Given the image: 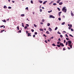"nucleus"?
<instances>
[{
    "label": "nucleus",
    "mask_w": 74,
    "mask_h": 74,
    "mask_svg": "<svg viewBox=\"0 0 74 74\" xmlns=\"http://www.w3.org/2000/svg\"><path fill=\"white\" fill-rule=\"evenodd\" d=\"M66 8V7H64L62 9V11H64V12H66V11H67V9Z\"/></svg>",
    "instance_id": "nucleus-1"
},
{
    "label": "nucleus",
    "mask_w": 74,
    "mask_h": 74,
    "mask_svg": "<svg viewBox=\"0 0 74 74\" xmlns=\"http://www.w3.org/2000/svg\"><path fill=\"white\" fill-rule=\"evenodd\" d=\"M50 18H55V16H53L52 15H50Z\"/></svg>",
    "instance_id": "nucleus-2"
},
{
    "label": "nucleus",
    "mask_w": 74,
    "mask_h": 74,
    "mask_svg": "<svg viewBox=\"0 0 74 74\" xmlns=\"http://www.w3.org/2000/svg\"><path fill=\"white\" fill-rule=\"evenodd\" d=\"M60 45H61V46H62V47H64V45L62 43H60Z\"/></svg>",
    "instance_id": "nucleus-3"
},
{
    "label": "nucleus",
    "mask_w": 74,
    "mask_h": 74,
    "mask_svg": "<svg viewBox=\"0 0 74 74\" xmlns=\"http://www.w3.org/2000/svg\"><path fill=\"white\" fill-rule=\"evenodd\" d=\"M68 42L69 44H71V40L68 41Z\"/></svg>",
    "instance_id": "nucleus-4"
},
{
    "label": "nucleus",
    "mask_w": 74,
    "mask_h": 74,
    "mask_svg": "<svg viewBox=\"0 0 74 74\" xmlns=\"http://www.w3.org/2000/svg\"><path fill=\"white\" fill-rule=\"evenodd\" d=\"M69 46H70V47L71 48H72L73 47H72V45L69 44L68 45Z\"/></svg>",
    "instance_id": "nucleus-5"
},
{
    "label": "nucleus",
    "mask_w": 74,
    "mask_h": 74,
    "mask_svg": "<svg viewBox=\"0 0 74 74\" xmlns=\"http://www.w3.org/2000/svg\"><path fill=\"white\" fill-rule=\"evenodd\" d=\"M61 13H62V12H60L58 13V15L59 16H60V14H61Z\"/></svg>",
    "instance_id": "nucleus-6"
},
{
    "label": "nucleus",
    "mask_w": 74,
    "mask_h": 74,
    "mask_svg": "<svg viewBox=\"0 0 74 74\" xmlns=\"http://www.w3.org/2000/svg\"><path fill=\"white\" fill-rule=\"evenodd\" d=\"M49 30L50 31V32H51L52 31V29H51V28L49 27Z\"/></svg>",
    "instance_id": "nucleus-7"
},
{
    "label": "nucleus",
    "mask_w": 74,
    "mask_h": 74,
    "mask_svg": "<svg viewBox=\"0 0 74 74\" xmlns=\"http://www.w3.org/2000/svg\"><path fill=\"white\" fill-rule=\"evenodd\" d=\"M28 37H29V36H30L31 37V36H32L31 35H30V34L29 33H28Z\"/></svg>",
    "instance_id": "nucleus-8"
},
{
    "label": "nucleus",
    "mask_w": 74,
    "mask_h": 74,
    "mask_svg": "<svg viewBox=\"0 0 74 74\" xmlns=\"http://www.w3.org/2000/svg\"><path fill=\"white\" fill-rule=\"evenodd\" d=\"M63 4V2H61L59 3V5H62Z\"/></svg>",
    "instance_id": "nucleus-9"
},
{
    "label": "nucleus",
    "mask_w": 74,
    "mask_h": 74,
    "mask_svg": "<svg viewBox=\"0 0 74 74\" xmlns=\"http://www.w3.org/2000/svg\"><path fill=\"white\" fill-rule=\"evenodd\" d=\"M3 8H5V9H6V8H7V7L6 6L4 5L3 7Z\"/></svg>",
    "instance_id": "nucleus-10"
},
{
    "label": "nucleus",
    "mask_w": 74,
    "mask_h": 74,
    "mask_svg": "<svg viewBox=\"0 0 74 74\" xmlns=\"http://www.w3.org/2000/svg\"><path fill=\"white\" fill-rule=\"evenodd\" d=\"M47 1H45L43 3V4H46V3H47Z\"/></svg>",
    "instance_id": "nucleus-11"
},
{
    "label": "nucleus",
    "mask_w": 74,
    "mask_h": 74,
    "mask_svg": "<svg viewBox=\"0 0 74 74\" xmlns=\"http://www.w3.org/2000/svg\"><path fill=\"white\" fill-rule=\"evenodd\" d=\"M17 29H18V30H19V27L18 26L17 27Z\"/></svg>",
    "instance_id": "nucleus-12"
},
{
    "label": "nucleus",
    "mask_w": 74,
    "mask_h": 74,
    "mask_svg": "<svg viewBox=\"0 0 74 74\" xmlns=\"http://www.w3.org/2000/svg\"><path fill=\"white\" fill-rule=\"evenodd\" d=\"M4 27L3 29H4V28H5V26H4V25L1 26L0 27Z\"/></svg>",
    "instance_id": "nucleus-13"
},
{
    "label": "nucleus",
    "mask_w": 74,
    "mask_h": 74,
    "mask_svg": "<svg viewBox=\"0 0 74 74\" xmlns=\"http://www.w3.org/2000/svg\"><path fill=\"white\" fill-rule=\"evenodd\" d=\"M64 24H65V22H63V23H62L61 24V25H64Z\"/></svg>",
    "instance_id": "nucleus-14"
},
{
    "label": "nucleus",
    "mask_w": 74,
    "mask_h": 74,
    "mask_svg": "<svg viewBox=\"0 0 74 74\" xmlns=\"http://www.w3.org/2000/svg\"><path fill=\"white\" fill-rule=\"evenodd\" d=\"M22 26H23V27H24V24H23V23H22Z\"/></svg>",
    "instance_id": "nucleus-15"
},
{
    "label": "nucleus",
    "mask_w": 74,
    "mask_h": 74,
    "mask_svg": "<svg viewBox=\"0 0 74 74\" xmlns=\"http://www.w3.org/2000/svg\"><path fill=\"white\" fill-rule=\"evenodd\" d=\"M46 33L47 34H49V32L48 31H47L46 32Z\"/></svg>",
    "instance_id": "nucleus-16"
},
{
    "label": "nucleus",
    "mask_w": 74,
    "mask_h": 74,
    "mask_svg": "<svg viewBox=\"0 0 74 74\" xmlns=\"http://www.w3.org/2000/svg\"><path fill=\"white\" fill-rule=\"evenodd\" d=\"M47 26H50V23H48L47 24Z\"/></svg>",
    "instance_id": "nucleus-17"
},
{
    "label": "nucleus",
    "mask_w": 74,
    "mask_h": 74,
    "mask_svg": "<svg viewBox=\"0 0 74 74\" xmlns=\"http://www.w3.org/2000/svg\"><path fill=\"white\" fill-rule=\"evenodd\" d=\"M40 31H43L44 30V29H40Z\"/></svg>",
    "instance_id": "nucleus-18"
},
{
    "label": "nucleus",
    "mask_w": 74,
    "mask_h": 74,
    "mask_svg": "<svg viewBox=\"0 0 74 74\" xmlns=\"http://www.w3.org/2000/svg\"><path fill=\"white\" fill-rule=\"evenodd\" d=\"M57 33L58 34H61V33H60V32H59V31H58Z\"/></svg>",
    "instance_id": "nucleus-19"
},
{
    "label": "nucleus",
    "mask_w": 74,
    "mask_h": 74,
    "mask_svg": "<svg viewBox=\"0 0 74 74\" xmlns=\"http://www.w3.org/2000/svg\"><path fill=\"white\" fill-rule=\"evenodd\" d=\"M42 22H45V20L43 19L42 20Z\"/></svg>",
    "instance_id": "nucleus-20"
},
{
    "label": "nucleus",
    "mask_w": 74,
    "mask_h": 74,
    "mask_svg": "<svg viewBox=\"0 0 74 74\" xmlns=\"http://www.w3.org/2000/svg\"><path fill=\"white\" fill-rule=\"evenodd\" d=\"M57 46L58 47H60V45H57Z\"/></svg>",
    "instance_id": "nucleus-21"
},
{
    "label": "nucleus",
    "mask_w": 74,
    "mask_h": 74,
    "mask_svg": "<svg viewBox=\"0 0 74 74\" xmlns=\"http://www.w3.org/2000/svg\"><path fill=\"white\" fill-rule=\"evenodd\" d=\"M4 30H5L4 29L3 30L1 31L0 33H3V32H4Z\"/></svg>",
    "instance_id": "nucleus-22"
},
{
    "label": "nucleus",
    "mask_w": 74,
    "mask_h": 74,
    "mask_svg": "<svg viewBox=\"0 0 74 74\" xmlns=\"http://www.w3.org/2000/svg\"><path fill=\"white\" fill-rule=\"evenodd\" d=\"M39 1L40 3H42V1Z\"/></svg>",
    "instance_id": "nucleus-23"
},
{
    "label": "nucleus",
    "mask_w": 74,
    "mask_h": 74,
    "mask_svg": "<svg viewBox=\"0 0 74 74\" xmlns=\"http://www.w3.org/2000/svg\"><path fill=\"white\" fill-rule=\"evenodd\" d=\"M69 36H71V37H74V36H72V35H71V34H69Z\"/></svg>",
    "instance_id": "nucleus-24"
},
{
    "label": "nucleus",
    "mask_w": 74,
    "mask_h": 74,
    "mask_svg": "<svg viewBox=\"0 0 74 74\" xmlns=\"http://www.w3.org/2000/svg\"><path fill=\"white\" fill-rule=\"evenodd\" d=\"M21 16H25V15L24 14H22L21 15Z\"/></svg>",
    "instance_id": "nucleus-25"
},
{
    "label": "nucleus",
    "mask_w": 74,
    "mask_h": 74,
    "mask_svg": "<svg viewBox=\"0 0 74 74\" xmlns=\"http://www.w3.org/2000/svg\"><path fill=\"white\" fill-rule=\"evenodd\" d=\"M66 40H70V38H66Z\"/></svg>",
    "instance_id": "nucleus-26"
},
{
    "label": "nucleus",
    "mask_w": 74,
    "mask_h": 74,
    "mask_svg": "<svg viewBox=\"0 0 74 74\" xmlns=\"http://www.w3.org/2000/svg\"><path fill=\"white\" fill-rule=\"evenodd\" d=\"M71 15L72 16H74V14H73V13H71Z\"/></svg>",
    "instance_id": "nucleus-27"
},
{
    "label": "nucleus",
    "mask_w": 74,
    "mask_h": 74,
    "mask_svg": "<svg viewBox=\"0 0 74 74\" xmlns=\"http://www.w3.org/2000/svg\"><path fill=\"white\" fill-rule=\"evenodd\" d=\"M31 3L32 4H33V1L32 0L31 1Z\"/></svg>",
    "instance_id": "nucleus-28"
},
{
    "label": "nucleus",
    "mask_w": 74,
    "mask_h": 74,
    "mask_svg": "<svg viewBox=\"0 0 74 74\" xmlns=\"http://www.w3.org/2000/svg\"><path fill=\"white\" fill-rule=\"evenodd\" d=\"M58 29V27H56L55 28V30H56L57 29Z\"/></svg>",
    "instance_id": "nucleus-29"
},
{
    "label": "nucleus",
    "mask_w": 74,
    "mask_h": 74,
    "mask_svg": "<svg viewBox=\"0 0 74 74\" xmlns=\"http://www.w3.org/2000/svg\"><path fill=\"white\" fill-rule=\"evenodd\" d=\"M67 44H68V42H66V45H67Z\"/></svg>",
    "instance_id": "nucleus-30"
},
{
    "label": "nucleus",
    "mask_w": 74,
    "mask_h": 74,
    "mask_svg": "<svg viewBox=\"0 0 74 74\" xmlns=\"http://www.w3.org/2000/svg\"><path fill=\"white\" fill-rule=\"evenodd\" d=\"M57 9H58V11H60V8H57Z\"/></svg>",
    "instance_id": "nucleus-31"
},
{
    "label": "nucleus",
    "mask_w": 74,
    "mask_h": 74,
    "mask_svg": "<svg viewBox=\"0 0 74 74\" xmlns=\"http://www.w3.org/2000/svg\"><path fill=\"white\" fill-rule=\"evenodd\" d=\"M52 10H51V11H48V12H49V13H50V12H52Z\"/></svg>",
    "instance_id": "nucleus-32"
},
{
    "label": "nucleus",
    "mask_w": 74,
    "mask_h": 74,
    "mask_svg": "<svg viewBox=\"0 0 74 74\" xmlns=\"http://www.w3.org/2000/svg\"><path fill=\"white\" fill-rule=\"evenodd\" d=\"M38 33H37V32H35V33H34V34H35L36 35H37V34Z\"/></svg>",
    "instance_id": "nucleus-33"
},
{
    "label": "nucleus",
    "mask_w": 74,
    "mask_h": 74,
    "mask_svg": "<svg viewBox=\"0 0 74 74\" xmlns=\"http://www.w3.org/2000/svg\"><path fill=\"white\" fill-rule=\"evenodd\" d=\"M69 27L71 28L72 27V25L71 24V25H70Z\"/></svg>",
    "instance_id": "nucleus-34"
},
{
    "label": "nucleus",
    "mask_w": 74,
    "mask_h": 74,
    "mask_svg": "<svg viewBox=\"0 0 74 74\" xmlns=\"http://www.w3.org/2000/svg\"><path fill=\"white\" fill-rule=\"evenodd\" d=\"M53 5H56V3H54L53 4Z\"/></svg>",
    "instance_id": "nucleus-35"
},
{
    "label": "nucleus",
    "mask_w": 74,
    "mask_h": 74,
    "mask_svg": "<svg viewBox=\"0 0 74 74\" xmlns=\"http://www.w3.org/2000/svg\"><path fill=\"white\" fill-rule=\"evenodd\" d=\"M52 45H53V46H56V45H55V43L52 44Z\"/></svg>",
    "instance_id": "nucleus-36"
},
{
    "label": "nucleus",
    "mask_w": 74,
    "mask_h": 74,
    "mask_svg": "<svg viewBox=\"0 0 74 74\" xmlns=\"http://www.w3.org/2000/svg\"><path fill=\"white\" fill-rule=\"evenodd\" d=\"M34 27H37V25H36V24H34Z\"/></svg>",
    "instance_id": "nucleus-37"
},
{
    "label": "nucleus",
    "mask_w": 74,
    "mask_h": 74,
    "mask_svg": "<svg viewBox=\"0 0 74 74\" xmlns=\"http://www.w3.org/2000/svg\"><path fill=\"white\" fill-rule=\"evenodd\" d=\"M71 30L72 31V32H73V31H74V30H73V29L72 28L71 29Z\"/></svg>",
    "instance_id": "nucleus-38"
},
{
    "label": "nucleus",
    "mask_w": 74,
    "mask_h": 74,
    "mask_svg": "<svg viewBox=\"0 0 74 74\" xmlns=\"http://www.w3.org/2000/svg\"><path fill=\"white\" fill-rule=\"evenodd\" d=\"M31 31L32 32H34V29H31Z\"/></svg>",
    "instance_id": "nucleus-39"
},
{
    "label": "nucleus",
    "mask_w": 74,
    "mask_h": 74,
    "mask_svg": "<svg viewBox=\"0 0 74 74\" xmlns=\"http://www.w3.org/2000/svg\"><path fill=\"white\" fill-rule=\"evenodd\" d=\"M60 37L61 38H62V37H63V36H62V35H60Z\"/></svg>",
    "instance_id": "nucleus-40"
},
{
    "label": "nucleus",
    "mask_w": 74,
    "mask_h": 74,
    "mask_svg": "<svg viewBox=\"0 0 74 74\" xmlns=\"http://www.w3.org/2000/svg\"><path fill=\"white\" fill-rule=\"evenodd\" d=\"M58 20H59V21H61V18H58Z\"/></svg>",
    "instance_id": "nucleus-41"
},
{
    "label": "nucleus",
    "mask_w": 74,
    "mask_h": 74,
    "mask_svg": "<svg viewBox=\"0 0 74 74\" xmlns=\"http://www.w3.org/2000/svg\"><path fill=\"white\" fill-rule=\"evenodd\" d=\"M3 22L6 23V21L5 20H4L3 21Z\"/></svg>",
    "instance_id": "nucleus-42"
},
{
    "label": "nucleus",
    "mask_w": 74,
    "mask_h": 74,
    "mask_svg": "<svg viewBox=\"0 0 74 74\" xmlns=\"http://www.w3.org/2000/svg\"><path fill=\"white\" fill-rule=\"evenodd\" d=\"M65 36L66 37H68V36H67V34H65Z\"/></svg>",
    "instance_id": "nucleus-43"
},
{
    "label": "nucleus",
    "mask_w": 74,
    "mask_h": 74,
    "mask_svg": "<svg viewBox=\"0 0 74 74\" xmlns=\"http://www.w3.org/2000/svg\"><path fill=\"white\" fill-rule=\"evenodd\" d=\"M8 8H9V9H11V7H8Z\"/></svg>",
    "instance_id": "nucleus-44"
},
{
    "label": "nucleus",
    "mask_w": 74,
    "mask_h": 74,
    "mask_svg": "<svg viewBox=\"0 0 74 74\" xmlns=\"http://www.w3.org/2000/svg\"><path fill=\"white\" fill-rule=\"evenodd\" d=\"M24 29H27V26H25V27H24Z\"/></svg>",
    "instance_id": "nucleus-45"
},
{
    "label": "nucleus",
    "mask_w": 74,
    "mask_h": 74,
    "mask_svg": "<svg viewBox=\"0 0 74 74\" xmlns=\"http://www.w3.org/2000/svg\"><path fill=\"white\" fill-rule=\"evenodd\" d=\"M66 50V49L64 48H63V51H65Z\"/></svg>",
    "instance_id": "nucleus-46"
},
{
    "label": "nucleus",
    "mask_w": 74,
    "mask_h": 74,
    "mask_svg": "<svg viewBox=\"0 0 74 74\" xmlns=\"http://www.w3.org/2000/svg\"><path fill=\"white\" fill-rule=\"evenodd\" d=\"M19 33H21V30H20L19 31H18Z\"/></svg>",
    "instance_id": "nucleus-47"
},
{
    "label": "nucleus",
    "mask_w": 74,
    "mask_h": 74,
    "mask_svg": "<svg viewBox=\"0 0 74 74\" xmlns=\"http://www.w3.org/2000/svg\"><path fill=\"white\" fill-rule=\"evenodd\" d=\"M45 42H46V43H47V40H45Z\"/></svg>",
    "instance_id": "nucleus-48"
},
{
    "label": "nucleus",
    "mask_w": 74,
    "mask_h": 74,
    "mask_svg": "<svg viewBox=\"0 0 74 74\" xmlns=\"http://www.w3.org/2000/svg\"><path fill=\"white\" fill-rule=\"evenodd\" d=\"M57 44H60V41H58V42Z\"/></svg>",
    "instance_id": "nucleus-49"
},
{
    "label": "nucleus",
    "mask_w": 74,
    "mask_h": 74,
    "mask_svg": "<svg viewBox=\"0 0 74 74\" xmlns=\"http://www.w3.org/2000/svg\"><path fill=\"white\" fill-rule=\"evenodd\" d=\"M28 7H27L25 8V10H28Z\"/></svg>",
    "instance_id": "nucleus-50"
},
{
    "label": "nucleus",
    "mask_w": 74,
    "mask_h": 74,
    "mask_svg": "<svg viewBox=\"0 0 74 74\" xmlns=\"http://www.w3.org/2000/svg\"><path fill=\"white\" fill-rule=\"evenodd\" d=\"M26 25L27 26V27H29V24H27Z\"/></svg>",
    "instance_id": "nucleus-51"
},
{
    "label": "nucleus",
    "mask_w": 74,
    "mask_h": 74,
    "mask_svg": "<svg viewBox=\"0 0 74 74\" xmlns=\"http://www.w3.org/2000/svg\"><path fill=\"white\" fill-rule=\"evenodd\" d=\"M42 9H40V12H42Z\"/></svg>",
    "instance_id": "nucleus-52"
},
{
    "label": "nucleus",
    "mask_w": 74,
    "mask_h": 74,
    "mask_svg": "<svg viewBox=\"0 0 74 74\" xmlns=\"http://www.w3.org/2000/svg\"><path fill=\"white\" fill-rule=\"evenodd\" d=\"M35 36H36V35H33V37H34H34H35Z\"/></svg>",
    "instance_id": "nucleus-53"
},
{
    "label": "nucleus",
    "mask_w": 74,
    "mask_h": 74,
    "mask_svg": "<svg viewBox=\"0 0 74 74\" xmlns=\"http://www.w3.org/2000/svg\"><path fill=\"white\" fill-rule=\"evenodd\" d=\"M43 36H45V37H47V36H46V35H45L43 34Z\"/></svg>",
    "instance_id": "nucleus-54"
},
{
    "label": "nucleus",
    "mask_w": 74,
    "mask_h": 74,
    "mask_svg": "<svg viewBox=\"0 0 74 74\" xmlns=\"http://www.w3.org/2000/svg\"><path fill=\"white\" fill-rule=\"evenodd\" d=\"M62 18H65V16H63Z\"/></svg>",
    "instance_id": "nucleus-55"
},
{
    "label": "nucleus",
    "mask_w": 74,
    "mask_h": 74,
    "mask_svg": "<svg viewBox=\"0 0 74 74\" xmlns=\"http://www.w3.org/2000/svg\"><path fill=\"white\" fill-rule=\"evenodd\" d=\"M64 43H65L66 42V40H64Z\"/></svg>",
    "instance_id": "nucleus-56"
},
{
    "label": "nucleus",
    "mask_w": 74,
    "mask_h": 74,
    "mask_svg": "<svg viewBox=\"0 0 74 74\" xmlns=\"http://www.w3.org/2000/svg\"><path fill=\"white\" fill-rule=\"evenodd\" d=\"M58 41H61V40H60V38H59L58 39Z\"/></svg>",
    "instance_id": "nucleus-57"
},
{
    "label": "nucleus",
    "mask_w": 74,
    "mask_h": 74,
    "mask_svg": "<svg viewBox=\"0 0 74 74\" xmlns=\"http://www.w3.org/2000/svg\"><path fill=\"white\" fill-rule=\"evenodd\" d=\"M12 2L13 3H15V1H12Z\"/></svg>",
    "instance_id": "nucleus-58"
},
{
    "label": "nucleus",
    "mask_w": 74,
    "mask_h": 74,
    "mask_svg": "<svg viewBox=\"0 0 74 74\" xmlns=\"http://www.w3.org/2000/svg\"><path fill=\"white\" fill-rule=\"evenodd\" d=\"M51 39H53V37L52 36L51 38Z\"/></svg>",
    "instance_id": "nucleus-59"
},
{
    "label": "nucleus",
    "mask_w": 74,
    "mask_h": 74,
    "mask_svg": "<svg viewBox=\"0 0 74 74\" xmlns=\"http://www.w3.org/2000/svg\"><path fill=\"white\" fill-rule=\"evenodd\" d=\"M59 2H60V1H57V3H59Z\"/></svg>",
    "instance_id": "nucleus-60"
},
{
    "label": "nucleus",
    "mask_w": 74,
    "mask_h": 74,
    "mask_svg": "<svg viewBox=\"0 0 74 74\" xmlns=\"http://www.w3.org/2000/svg\"><path fill=\"white\" fill-rule=\"evenodd\" d=\"M40 24H41V25H43V23L42 22H41L40 23Z\"/></svg>",
    "instance_id": "nucleus-61"
},
{
    "label": "nucleus",
    "mask_w": 74,
    "mask_h": 74,
    "mask_svg": "<svg viewBox=\"0 0 74 74\" xmlns=\"http://www.w3.org/2000/svg\"><path fill=\"white\" fill-rule=\"evenodd\" d=\"M71 27H69V30H70V29H71Z\"/></svg>",
    "instance_id": "nucleus-62"
},
{
    "label": "nucleus",
    "mask_w": 74,
    "mask_h": 74,
    "mask_svg": "<svg viewBox=\"0 0 74 74\" xmlns=\"http://www.w3.org/2000/svg\"><path fill=\"white\" fill-rule=\"evenodd\" d=\"M26 33H28V31H26Z\"/></svg>",
    "instance_id": "nucleus-63"
},
{
    "label": "nucleus",
    "mask_w": 74,
    "mask_h": 74,
    "mask_svg": "<svg viewBox=\"0 0 74 74\" xmlns=\"http://www.w3.org/2000/svg\"><path fill=\"white\" fill-rule=\"evenodd\" d=\"M42 9H44V7H42Z\"/></svg>",
    "instance_id": "nucleus-64"
}]
</instances>
